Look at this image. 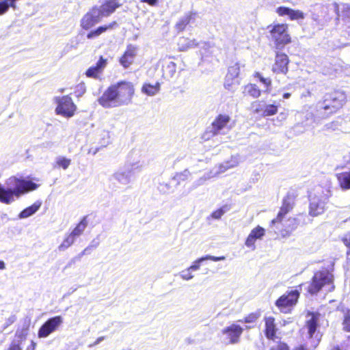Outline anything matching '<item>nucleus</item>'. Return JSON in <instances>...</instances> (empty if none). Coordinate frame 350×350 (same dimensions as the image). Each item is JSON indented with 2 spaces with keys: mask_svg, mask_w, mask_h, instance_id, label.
Returning <instances> with one entry per match:
<instances>
[{
  "mask_svg": "<svg viewBox=\"0 0 350 350\" xmlns=\"http://www.w3.org/2000/svg\"><path fill=\"white\" fill-rule=\"evenodd\" d=\"M224 212L225 211L222 208H218L211 213V217L213 219H219L224 215Z\"/></svg>",
  "mask_w": 350,
  "mask_h": 350,
  "instance_id": "45",
  "label": "nucleus"
},
{
  "mask_svg": "<svg viewBox=\"0 0 350 350\" xmlns=\"http://www.w3.org/2000/svg\"><path fill=\"white\" fill-rule=\"evenodd\" d=\"M62 323L63 318L61 316H55L49 318L38 329V338H43L48 337L51 334L57 330Z\"/></svg>",
  "mask_w": 350,
  "mask_h": 350,
  "instance_id": "10",
  "label": "nucleus"
},
{
  "mask_svg": "<svg viewBox=\"0 0 350 350\" xmlns=\"http://www.w3.org/2000/svg\"><path fill=\"white\" fill-rule=\"evenodd\" d=\"M265 234V230L262 227L258 226L253 228L245 239V246L252 251L255 250L256 241L262 239Z\"/></svg>",
  "mask_w": 350,
  "mask_h": 350,
  "instance_id": "16",
  "label": "nucleus"
},
{
  "mask_svg": "<svg viewBox=\"0 0 350 350\" xmlns=\"http://www.w3.org/2000/svg\"><path fill=\"white\" fill-rule=\"evenodd\" d=\"M282 50H275L274 62L271 66V71L275 75H286L288 72L290 59Z\"/></svg>",
  "mask_w": 350,
  "mask_h": 350,
  "instance_id": "9",
  "label": "nucleus"
},
{
  "mask_svg": "<svg viewBox=\"0 0 350 350\" xmlns=\"http://www.w3.org/2000/svg\"><path fill=\"white\" fill-rule=\"evenodd\" d=\"M8 185L13 189H5L0 183V202L5 204H10L14 201V197H19L23 194L37 189L40 185L31 180L12 176L8 179Z\"/></svg>",
  "mask_w": 350,
  "mask_h": 350,
  "instance_id": "3",
  "label": "nucleus"
},
{
  "mask_svg": "<svg viewBox=\"0 0 350 350\" xmlns=\"http://www.w3.org/2000/svg\"><path fill=\"white\" fill-rule=\"evenodd\" d=\"M42 205V202L36 201L31 206L23 209L19 214V217L21 218H27L33 214H34L38 209L40 208Z\"/></svg>",
  "mask_w": 350,
  "mask_h": 350,
  "instance_id": "30",
  "label": "nucleus"
},
{
  "mask_svg": "<svg viewBox=\"0 0 350 350\" xmlns=\"http://www.w3.org/2000/svg\"><path fill=\"white\" fill-rule=\"evenodd\" d=\"M118 26V24L117 21H113L111 23H109L108 25H104L98 27L96 29L94 30H91L89 31L86 36L88 39H94L99 36H100L102 33L105 32L106 31L109 29H112Z\"/></svg>",
  "mask_w": 350,
  "mask_h": 350,
  "instance_id": "23",
  "label": "nucleus"
},
{
  "mask_svg": "<svg viewBox=\"0 0 350 350\" xmlns=\"http://www.w3.org/2000/svg\"><path fill=\"white\" fill-rule=\"evenodd\" d=\"M295 350H306V349L304 346L301 345V346L297 347Z\"/></svg>",
  "mask_w": 350,
  "mask_h": 350,
  "instance_id": "53",
  "label": "nucleus"
},
{
  "mask_svg": "<svg viewBox=\"0 0 350 350\" xmlns=\"http://www.w3.org/2000/svg\"><path fill=\"white\" fill-rule=\"evenodd\" d=\"M137 47L129 44L126 50L119 58V62L124 68H128L134 62L137 55Z\"/></svg>",
  "mask_w": 350,
  "mask_h": 350,
  "instance_id": "15",
  "label": "nucleus"
},
{
  "mask_svg": "<svg viewBox=\"0 0 350 350\" xmlns=\"http://www.w3.org/2000/svg\"><path fill=\"white\" fill-rule=\"evenodd\" d=\"M269 350H290V348L286 342L280 340L271 347Z\"/></svg>",
  "mask_w": 350,
  "mask_h": 350,
  "instance_id": "41",
  "label": "nucleus"
},
{
  "mask_svg": "<svg viewBox=\"0 0 350 350\" xmlns=\"http://www.w3.org/2000/svg\"><path fill=\"white\" fill-rule=\"evenodd\" d=\"M333 281V275L328 270L317 271L308 283L307 293L310 295H317L324 286L332 284Z\"/></svg>",
  "mask_w": 350,
  "mask_h": 350,
  "instance_id": "6",
  "label": "nucleus"
},
{
  "mask_svg": "<svg viewBox=\"0 0 350 350\" xmlns=\"http://www.w3.org/2000/svg\"><path fill=\"white\" fill-rule=\"evenodd\" d=\"M5 269V263L3 261L0 260V270Z\"/></svg>",
  "mask_w": 350,
  "mask_h": 350,
  "instance_id": "51",
  "label": "nucleus"
},
{
  "mask_svg": "<svg viewBox=\"0 0 350 350\" xmlns=\"http://www.w3.org/2000/svg\"><path fill=\"white\" fill-rule=\"evenodd\" d=\"M107 64V59L103 56H100L96 65L90 66L86 70L85 76L89 78L98 79Z\"/></svg>",
  "mask_w": 350,
  "mask_h": 350,
  "instance_id": "17",
  "label": "nucleus"
},
{
  "mask_svg": "<svg viewBox=\"0 0 350 350\" xmlns=\"http://www.w3.org/2000/svg\"><path fill=\"white\" fill-rule=\"evenodd\" d=\"M168 58H169V59H171V58H173V57H172V56H168Z\"/></svg>",
  "mask_w": 350,
  "mask_h": 350,
  "instance_id": "58",
  "label": "nucleus"
},
{
  "mask_svg": "<svg viewBox=\"0 0 350 350\" xmlns=\"http://www.w3.org/2000/svg\"><path fill=\"white\" fill-rule=\"evenodd\" d=\"M187 341L189 343H191V342H193V340L191 339H188Z\"/></svg>",
  "mask_w": 350,
  "mask_h": 350,
  "instance_id": "56",
  "label": "nucleus"
},
{
  "mask_svg": "<svg viewBox=\"0 0 350 350\" xmlns=\"http://www.w3.org/2000/svg\"><path fill=\"white\" fill-rule=\"evenodd\" d=\"M88 215L83 216L70 232L75 238L81 236L88 226Z\"/></svg>",
  "mask_w": 350,
  "mask_h": 350,
  "instance_id": "29",
  "label": "nucleus"
},
{
  "mask_svg": "<svg viewBox=\"0 0 350 350\" xmlns=\"http://www.w3.org/2000/svg\"><path fill=\"white\" fill-rule=\"evenodd\" d=\"M307 316L310 318L305 322V327L308 329L309 338H312L319 327L320 314L319 312H309Z\"/></svg>",
  "mask_w": 350,
  "mask_h": 350,
  "instance_id": "22",
  "label": "nucleus"
},
{
  "mask_svg": "<svg viewBox=\"0 0 350 350\" xmlns=\"http://www.w3.org/2000/svg\"><path fill=\"white\" fill-rule=\"evenodd\" d=\"M335 12L336 20L346 29H350V4H342L341 8L336 4Z\"/></svg>",
  "mask_w": 350,
  "mask_h": 350,
  "instance_id": "14",
  "label": "nucleus"
},
{
  "mask_svg": "<svg viewBox=\"0 0 350 350\" xmlns=\"http://www.w3.org/2000/svg\"><path fill=\"white\" fill-rule=\"evenodd\" d=\"M99 8L97 6H93L85 13L80 21V26L84 30H88L101 21Z\"/></svg>",
  "mask_w": 350,
  "mask_h": 350,
  "instance_id": "11",
  "label": "nucleus"
},
{
  "mask_svg": "<svg viewBox=\"0 0 350 350\" xmlns=\"http://www.w3.org/2000/svg\"><path fill=\"white\" fill-rule=\"evenodd\" d=\"M261 313L260 310H257L255 312H250L243 319L239 320V321L243 323H254L260 319Z\"/></svg>",
  "mask_w": 350,
  "mask_h": 350,
  "instance_id": "35",
  "label": "nucleus"
},
{
  "mask_svg": "<svg viewBox=\"0 0 350 350\" xmlns=\"http://www.w3.org/2000/svg\"><path fill=\"white\" fill-rule=\"evenodd\" d=\"M340 187L343 190L350 189V171H345L336 175Z\"/></svg>",
  "mask_w": 350,
  "mask_h": 350,
  "instance_id": "27",
  "label": "nucleus"
},
{
  "mask_svg": "<svg viewBox=\"0 0 350 350\" xmlns=\"http://www.w3.org/2000/svg\"><path fill=\"white\" fill-rule=\"evenodd\" d=\"M276 13L280 16H288V18L291 21L301 20L305 18V14L302 11L285 6L277 8Z\"/></svg>",
  "mask_w": 350,
  "mask_h": 350,
  "instance_id": "18",
  "label": "nucleus"
},
{
  "mask_svg": "<svg viewBox=\"0 0 350 350\" xmlns=\"http://www.w3.org/2000/svg\"><path fill=\"white\" fill-rule=\"evenodd\" d=\"M179 50L185 51L189 49L196 47L198 46V42L196 40H190L188 38L181 37L178 42Z\"/></svg>",
  "mask_w": 350,
  "mask_h": 350,
  "instance_id": "28",
  "label": "nucleus"
},
{
  "mask_svg": "<svg viewBox=\"0 0 350 350\" xmlns=\"http://www.w3.org/2000/svg\"><path fill=\"white\" fill-rule=\"evenodd\" d=\"M331 350H341L338 347H334Z\"/></svg>",
  "mask_w": 350,
  "mask_h": 350,
  "instance_id": "55",
  "label": "nucleus"
},
{
  "mask_svg": "<svg viewBox=\"0 0 350 350\" xmlns=\"http://www.w3.org/2000/svg\"><path fill=\"white\" fill-rule=\"evenodd\" d=\"M265 327L264 334L269 340H274L276 338L278 328L275 319L273 317H266L264 318Z\"/></svg>",
  "mask_w": 350,
  "mask_h": 350,
  "instance_id": "20",
  "label": "nucleus"
},
{
  "mask_svg": "<svg viewBox=\"0 0 350 350\" xmlns=\"http://www.w3.org/2000/svg\"><path fill=\"white\" fill-rule=\"evenodd\" d=\"M221 332L229 344H237L240 341L243 328L237 323H232L224 328Z\"/></svg>",
  "mask_w": 350,
  "mask_h": 350,
  "instance_id": "13",
  "label": "nucleus"
},
{
  "mask_svg": "<svg viewBox=\"0 0 350 350\" xmlns=\"http://www.w3.org/2000/svg\"><path fill=\"white\" fill-rule=\"evenodd\" d=\"M347 96L344 91L332 90L326 92L318 103V111L328 117L337 113L347 103Z\"/></svg>",
  "mask_w": 350,
  "mask_h": 350,
  "instance_id": "4",
  "label": "nucleus"
},
{
  "mask_svg": "<svg viewBox=\"0 0 350 350\" xmlns=\"http://www.w3.org/2000/svg\"><path fill=\"white\" fill-rule=\"evenodd\" d=\"M253 77L257 79L261 83H262L266 88V91L269 92L271 90L272 80L269 77H264L262 75L256 71L253 74Z\"/></svg>",
  "mask_w": 350,
  "mask_h": 350,
  "instance_id": "34",
  "label": "nucleus"
},
{
  "mask_svg": "<svg viewBox=\"0 0 350 350\" xmlns=\"http://www.w3.org/2000/svg\"><path fill=\"white\" fill-rule=\"evenodd\" d=\"M86 92V87L84 82H81L76 85L74 88V94L77 97L82 96Z\"/></svg>",
  "mask_w": 350,
  "mask_h": 350,
  "instance_id": "40",
  "label": "nucleus"
},
{
  "mask_svg": "<svg viewBox=\"0 0 350 350\" xmlns=\"http://www.w3.org/2000/svg\"><path fill=\"white\" fill-rule=\"evenodd\" d=\"M304 284H300L297 287H299L300 289H301V286L303 285Z\"/></svg>",
  "mask_w": 350,
  "mask_h": 350,
  "instance_id": "57",
  "label": "nucleus"
},
{
  "mask_svg": "<svg viewBox=\"0 0 350 350\" xmlns=\"http://www.w3.org/2000/svg\"><path fill=\"white\" fill-rule=\"evenodd\" d=\"M196 14L191 12L186 13L181 17L175 24L174 28L177 32H183L185 31L187 25L194 20Z\"/></svg>",
  "mask_w": 350,
  "mask_h": 350,
  "instance_id": "24",
  "label": "nucleus"
},
{
  "mask_svg": "<svg viewBox=\"0 0 350 350\" xmlns=\"http://www.w3.org/2000/svg\"><path fill=\"white\" fill-rule=\"evenodd\" d=\"M234 166V165H227L225 167L226 169H228V168L233 167Z\"/></svg>",
  "mask_w": 350,
  "mask_h": 350,
  "instance_id": "54",
  "label": "nucleus"
},
{
  "mask_svg": "<svg viewBox=\"0 0 350 350\" xmlns=\"http://www.w3.org/2000/svg\"><path fill=\"white\" fill-rule=\"evenodd\" d=\"M36 347V343L33 340H31L29 346L28 347V349L35 350Z\"/></svg>",
  "mask_w": 350,
  "mask_h": 350,
  "instance_id": "49",
  "label": "nucleus"
},
{
  "mask_svg": "<svg viewBox=\"0 0 350 350\" xmlns=\"http://www.w3.org/2000/svg\"><path fill=\"white\" fill-rule=\"evenodd\" d=\"M15 336L17 339H14L11 342L8 350H23L22 343L26 339L25 336L22 334H16Z\"/></svg>",
  "mask_w": 350,
  "mask_h": 350,
  "instance_id": "32",
  "label": "nucleus"
},
{
  "mask_svg": "<svg viewBox=\"0 0 350 350\" xmlns=\"http://www.w3.org/2000/svg\"><path fill=\"white\" fill-rule=\"evenodd\" d=\"M189 271L190 270L188 269L187 270L183 271L181 276L183 279L188 280L193 278V275L189 273Z\"/></svg>",
  "mask_w": 350,
  "mask_h": 350,
  "instance_id": "48",
  "label": "nucleus"
},
{
  "mask_svg": "<svg viewBox=\"0 0 350 350\" xmlns=\"http://www.w3.org/2000/svg\"><path fill=\"white\" fill-rule=\"evenodd\" d=\"M104 338H105V337H104V336H100V337L96 339V340L94 342V345H96L98 344L100 342H101L102 340H104Z\"/></svg>",
  "mask_w": 350,
  "mask_h": 350,
  "instance_id": "50",
  "label": "nucleus"
},
{
  "mask_svg": "<svg viewBox=\"0 0 350 350\" xmlns=\"http://www.w3.org/2000/svg\"><path fill=\"white\" fill-rule=\"evenodd\" d=\"M297 196L295 193H288L282 199V205L276 217L269 223V228L274 232L278 238H286L291 234L298 226L297 219L295 217H289L288 221L292 224L283 228V221L286 214L290 213L295 204Z\"/></svg>",
  "mask_w": 350,
  "mask_h": 350,
  "instance_id": "2",
  "label": "nucleus"
},
{
  "mask_svg": "<svg viewBox=\"0 0 350 350\" xmlns=\"http://www.w3.org/2000/svg\"><path fill=\"white\" fill-rule=\"evenodd\" d=\"M342 241L345 244V245L348 247V252L347 254L350 253V236L349 237H345L342 239Z\"/></svg>",
  "mask_w": 350,
  "mask_h": 350,
  "instance_id": "47",
  "label": "nucleus"
},
{
  "mask_svg": "<svg viewBox=\"0 0 350 350\" xmlns=\"http://www.w3.org/2000/svg\"><path fill=\"white\" fill-rule=\"evenodd\" d=\"M278 111V105L269 104L265 106L262 112V116H271L275 115Z\"/></svg>",
  "mask_w": 350,
  "mask_h": 350,
  "instance_id": "38",
  "label": "nucleus"
},
{
  "mask_svg": "<svg viewBox=\"0 0 350 350\" xmlns=\"http://www.w3.org/2000/svg\"><path fill=\"white\" fill-rule=\"evenodd\" d=\"M343 318L342 321V329L346 332H350V309L342 310Z\"/></svg>",
  "mask_w": 350,
  "mask_h": 350,
  "instance_id": "36",
  "label": "nucleus"
},
{
  "mask_svg": "<svg viewBox=\"0 0 350 350\" xmlns=\"http://www.w3.org/2000/svg\"><path fill=\"white\" fill-rule=\"evenodd\" d=\"M70 163H71V160L70 159H68V158H66L64 157H60L56 159L55 163L54 164V167H56V168L62 167L64 170H66L69 167Z\"/></svg>",
  "mask_w": 350,
  "mask_h": 350,
  "instance_id": "37",
  "label": "nucleus"
},
{
  "mask_svg": "<svg viewBox=\"0 0 350 350\" xmlns=\"http://www.w3.org/2000/svg\"><path fill=\"white\" fill-rule=\"evenodd\" d=\"M142 90L148 96H153L159 92L160 83L159 82H157L153 85L150 83H144L142 86Z\"/></svg>",
  "mask_w": 350,
  "mask_h": 350,
  "instance_id": "31",
  "label": "nucleus"
},
{
  "mask_svg": "<svg viewBox=\"0 0 350 350\" xmlns=\"http://www.w3.org/2000/svg\"><path fill=\"white\" fill-rule=\"evenodd\" d=\"M291 96V93H288V92H286L283 94V98H288L289 97Z\"/></svg>",
  "mask_w": 350,
  "mask_h": 350,
  "instance_id": "52",
  "label": "nucleus"
},
{
  "mask_svg": "<svg viewBox=\"0 0 350 350\" xmlns=\"http://www.w3.org/2000/svg\"><path fill=\"white\" fill-rule=\"evenodd\" d=\"M325 211V202L320 200H313L309 204V215L312 217H317Z\"/></svg>",
  "mask_w": 350,
  "mask_h": 350,
  "instance_id": "26",
  "label": "nucleus"
},
{
  "mask_svg": "<svg viewBox=\"0 0 350 350\" xmlns=\"http://www.w3.org/2000/svg\"><path fill=\"white\" fill-rule=\"evenodd\" d=\"M267 29L275 50H283L286 45L293 42L286 23H273L267 26Z\"/></svg>",
  "mask_w": 350,
  "mask_h": 350,
  "instance_id": "5",
  "label": "nucleus"
},
{
  "mask_svg": "<svg viewBox=\"0 0 350 350\" xmlns=\"http://www.w3.org/2000/svg\"><path fill=\"white\" fill-rule=\"evenodd\" d=\"M242 93L244 96L258 98L261 96L262 90L256 83H249L243 86Z\"/></svg>",
  "mask_w": 350,
  "mask_h": 350,
  "instance_id": "25",
  "label": "nucleus"
},
{
  "mask_svg": "<svg viewBox=\"0 0 350 350\" xmlns=\"http://www.w3.org/2000/svg\"><path fill=\"white\" fill-rule=\"evenodd\" d=\"M225 259V256H213L210 255H206L203 256L198 260H197L193 265H191L189 268V270H198L200 267V262L206 260H211L213 261H219Z\"/></svg>",
  "mask_w": 350,
  "mask_h": 350,
  "instance_id": "33",
  "label": "nucleus"
},
{
  "mask_svg": "<svg viewBox=\"0 0 350 350\" xmlns=\"http://www.w3.org/2000/svg\"><path fill=\"white\" fill-rule=\"evenodd\" d=\"M252 106L254 113L259 114L262 116L264 109L261 107L260 101L254 102L252 104Z\"/></svg>",
  "mask_w": 350,
  "mask_h": 350,
  "instance_id": "42",
  "label": "nucleus"
},
{
  "mask_svg": "<svg viewBox=\"0 0 350 350\" xmlns=\"http://www.w3.org/2000/svg\"><path fill=\"white\" fill-rule=\"evenodd\" d=\"M122 4L118 0H105L99 9V13L101 16H109L112 14L116 9L119 8Z\"/></svg>",
  "mask_w": 350,
  "mask_h": 350,
  "instance_id": "21",
  "label": "nucleus"
},
{
  "mask_svg": "<svg viewBox=\"0 0 350 350\" xmlns=\"http://www.w3.org/2000/svg\"><path fill=\"white\" fill-rule=\"evenodd\" d=\"M299 297V290H291L280 296L275 300V305L280 312L284 314L291 313L294 307L297 305Z\"/></svg>",
  "mask_w": 350,
  "mask_h": 350,
  "instance_id": "7",
  "label": "nucleus"
},
{
  "mask_svg": "<svg viewBox=\"0 0 350 350\" xmlns=\"http://www.w3.org/2000/svg\"><path fill=\"white\" fill-rule=\"evenodd\" d=\"M338 70L336 68H331L323 72L324 75H329L332 79L337 77Z\"/></svg>",
  "mask_w": 350,
  "mask_h": 350,
  "instance_id": "44",
  "label": "nucleus"
},
{
  "mask_svg": "<svg viewBox=\"0 0 350 350\" xmlns=\"http://www.w3.org/2000/svg\"><path fill=\"white\" fill-rule=\"evenodd\" d=\"M165 69L167 70L169 75L172 76L176 72V64L173 62H170L165 66Z\"/></svg>",
  "mask_w": 350,
  "mask_h": 350,
  "instance_id": "43",
  "label": "nucleus"
},
{
  "mask_svg": "<svg viewBox=\"0 0 350 350\" xmlns=\"http://www.w3.org/2000/svg\"><path fill=\"white\" fill-rule=\"evenodd\" d=\"M55 113L64 118L72 117L77 111V105L69 95H65L56 99Z\"/></svg>",
  "mask_w": 350,
  "mask_h": 350,
  "instance_id": "8",
  "label": "nucleus"
},
{
  "mask_svg": "<svg viewBox=\"0 0 350 350\" xmlns=\"http://www.w3.org/2000/svg\"><path fill=\"white\" fill-rule=\"evenodd\" d=\"M240 68L239 62H234L228 67L224 82L226 89L231 90L234 85L239 83Z\"/></svg>",
  "mask_w": 350,
  "mask_h": 350,
  "instance_id": "12",
  "label": "nucleus"
},
{
  "mask_svg": "<svg viewBox=\"0 0 350 350\" xmlns=\"http://www.w3.org/2000/svg\"><path fill=\"white\" fill-rule=\"evenodd\" d=\"M140 1L151 7H156L159 5V0H141Z\"/></svg>",
  "mask_w": 350,
  "mask_h": 350,
  "instance_id": "46",
  "label": "nucleus"
},
{
  "mask_svg": "<svg viewBox=\"0 0 350 350\" xmlns=\"http://www.w3.org/2000/svg\"><path fill=\"white\" fill-rule=\"evenodd\" d=\"M76 238L71 234L69 233L64 239L63 242L59 245L60 250H64L71 246L75 241Z\"/></svg>",
  "mask_w": 350,
  "mask_h": 350,
  "instance_id": "39",
  "label": "nucleus"
},
{
  "mask_svg": "<svg viewBox=\"0 0 350 350\" xmlns=\"http://www.w3.org/2000/svg\"><path fill=\"white\" fill-rule=\"evenodd\" d=\"M231 118L227 114H219L211 123V127L213 135H217L220 131L227 127L230 123Z\"/></svg>",
  "mask_w": 350,
  "mask_h": 350,
  "instance_id": "19",
  "label": "nucleus"
},
{
  "mask_svg": "<svg viewBox=\"0 0 350 350\" xmlns=\"http://www.w3.org/2000/svg\"><path fill=\"white\" fill-rule=\"evenodd\" d=\"M134 94L133 83L123 80L109 85L98 101L105 108L126 105L132 102Z\"/></svg>",
  "mask_w": 350,
  "mask_h": 350,
  "instance_id": "1",
  "label": "nucleus"
}]
</instances>
